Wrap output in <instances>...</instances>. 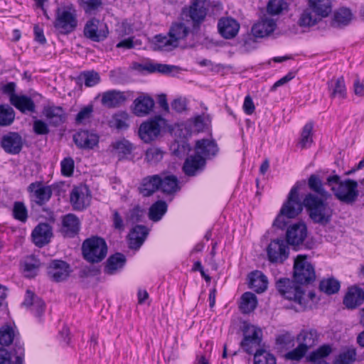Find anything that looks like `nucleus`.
<instances>
[{
  "label": "nucleus",
  "instance_id": "nucleus-1",
  "mask_svg": "<svg viewBox=\"0 0 364 364\" xmlns=\"http://www.w3.org/2000/svg\"><path fill=\"white\" fill-rule=\"evenodd\" d=\"M299 183L294 186L288 196L287 200L283 204L279 214L273 223V225L284 229L288 223V219L296 217L303 210V205L307 209L310 218L315 223L326 225L331 220L333 210L321 198L309 193L304 199L303 204L299 199Z\"/></svg>",
  "mask_w": 364,
  "mask_h": 364
},
{
  "label": "nucleus",
  "instance_id": "nucleus-2",
  "mask_svg": "<svg viewBox=\"0 0 364 364\" xmlns=\"http://www.w3.org/2000/svg\"><path fill=\"white\" fill-rule=\"evenodd\" d=\"M324 184L330 188L335 198L343 203L352 205L358 198V182L350 178L342 180L335 171L326 177Z\"/></svg>",
  "mask_w": 364,
  "mask_h": 364
},
{
  "label": "nucleus",
  "instance_id": "nucleus-3",
  "mask_svg": "<svg viewBox=\"0 0 364 364\" xmlns=\"http://www.w3.org/2000/svg\"><path fill=\"white\" fill-rule=\"evenodd\" d=\"M77 10L73 6H64L55 10L53 26L60 33L67 35L73 32L77 27Z\"/></svg>",
  "mask_w": 364,
  "mask_h": 364
},
{
  "label": "nucleus",
  "instance_id": "nucleus-4",
  "mask_svg": "<svg viewBox=\"0 0 364 364\" xmlns=\"http://www.w3.org/2000/svg\"><path fill=\"white\" fill-rule=\"evenodd\" d=\"M107 253L105 240L100 237L86 239L82 245V254L85 260L90 263H98L103 260Z\"/></svg>",
  "mask_w": 364,
  "mask_h": 364
},
{
  "label": "nucleus",
  "instance_id": "nucleus-5",
  "mask_svg": "<svg viewBox=\"0 0 364 364\" xmlns=\"http://www.w3.org/2000/svg\"><path fill=\"white\" fill-rule=\"evenodd\" d=\"M276 288L281 296L288 300H292L304 306V291L302 288L296 282L289 278H280L276 282Z\"/></svg>",
  "mask_w": 364,
  "mask_h": 364
},
{
  "label": "nucleus",
  "instance_id": "nucleus-6",
  "mask_svg": "<svg viewBox=\"0 0 364 364\" xmlns=\"http://www.w3.org/2000/svg\"><path fill=\"white\" fill-rule=\"evenodd\" d=\"M294 278L296 283L306 284L316 279L315 269L306 255H299L294 259Z\"/></svg>",
  "mask_w": 364,
  "mask_h": 364
},
{
  "label": "nucleus",
  "instance_id": "nucleus-7",
  "mask_svg": "<svg viewBox=\"0 0 364 364\" xmlns=\"http://www.w3.org/2000/svg\"><path fill=\"white\" fill-rule=\"evenodd\" d=\"M244 338L240 342V346L249 354H252L259 348L262 342V331L255 326L245 323L243 326Z\"/></svg>",
  "mask_w": 364,
  "mask_h": 364
},
{
  "label": "nucleus",
  "instance_id": "nucleus-8",
  "mask_svg": "<svg viewBox=\"0 0 364 364\" xmlns=\"http://www.w3.org/2000/svg\"><path fill=\"white\" fill-rule=\"evenodd\" d=\"M165 121L161 116L143 122L139 128V136L145 143H150L155 140L160 134L161 129Z\"/></svg>",
  "mask_w": 364,
  "mask_h": 364
},
{
  "label": "nucleus",
  "instance_id": "nucleus-9",
  "mask_svg": "<svg viewBox=\"0 0 364 364\" xmlns=\"http://www.w3.org/2000/svg\"><path fill=\"white\" fill-rule=\"evenodd\" d=\"M84 36L94 41H103L108 36L109 30L107 26L103 21L92 18L87 21L83 30Z\"/></svg>",
  "mask_w": 364,
  "mask_h": 364
},
{
  "label": "nucleus",
  "instance_id": "nucleus-10",
  "mask_svg": "<svg viewBox=\"0 0 364 364\" xmlns=\"http://www.w3.org/2000/svg\"><path fill=\"white\" fill-rule=\"evenodd\" d=\"M28 191L30 193L31 201L39 206L45 205L50 199L53 193L50 186H44L40 181L31 183L28 187Z\"/></svg>",
  "mask_w": 364,
  "mask_h": 364
},
{
  "label": "nucleus",
  "instance_id": "nucleus-11",
  "mask_svg": "<svg viewBox=\"0 0 364 364\" xmlns=\"http://www.w3.org/2000/svg\"><path fill=\"white\" fill-rule=\"evenodd\" d=\"M288 249L284 240L272 241L267 249L269 260L273 263H283L289 257Z\"/></svg>",
  "mask_w": 364,
  "mask_h": 364
},
{
  "label": "nucleus",
  "instance_id": "nucleus-12",
  "mask_svg": "<svg viewBox=\"0 0 364 364\" xmlns=\"http://www.w3.org/2000/svg\"><path fill=\"white\" fill-rule=\"evenodd\" d=\"M70 272V265L63 260H52L47 267L49 278L55 282L66 279L69 277Z\"/></svg>",
  "mask_w": 364,
  "mask_h": 364
},
{
  "label": "nucleus",
  "instance_id": "nucleus-13",
  "mask_svg": "<svg viewBox=\"0 0 364 364\" xmlns=\"http://www.w3.org/2000/svg\"><path fill=\"white\" fill-rule=\"evenodd\" d=\"M15 341V349L14 353L16 355V364H17V358L20 355L19 346L23 349V354L21 355V359L23 360L24 349L22 347L20 342L18 341L17 333L15 330L10 326H3L0 328V345L3 346H9L13 342Z\"/></svg>",
  "mask_w": 364,
  "mask_h": 364
},
{
  "label": "nucleus",
  "instance_id": "nucleus-14",
  "mask_svg": "<svg viewBox=\"0 0 364 364\" xmlns=\"http://www.w3.org/2000/svg\"><path fill=\"white\" fill-rule=\"evenodd\" d=\"M307 235V228L304 223L290 225L286 232L287 242L296 247L303 243Z\"/></svg>",
  "mask_w": 364,
  "mask_h": 364
},
{
  "label": "nucleus",
  "instance_id": "nucleus-15",
  "mask_svg": "<svg viewBox=\"0 0 364 364\" xmlns=\"http://www.w3.org/2000/svg\"><path fill=\"white\" fill-rule=\"evenodd\" d=\"M1 145L6 153L18 154L23 148V139L18 133L9 132L3 136Z\"/></svg>",
  "mask_w": 364,
  "mask_h": 364
},
{
  "label": "nucleus",
  "instance_id": "nucleus-16",
  "mask_svg": "<svg viewBox=\"0 0 364 364\" xmlns=\"http://www.w3.org/2000/svg\"><path fill=\"white\" fill-rule=\"evenodd\" d=\"M75 145L82 149H92L99 143V136L87 130H80L73 135Z\"/></svg>",
  "mask_w": 364,
  "mask_h": 364
},
{
  "label": "nucleus",
  "instance_id": "nucleus-17",
  "mask_svg": "<svg viewBox=\"0 0 364 364\" xmlns=\"http://www.w3.org/2000/svg\"><path fill=\"white\" fill-rule=\"evenodd\" d=\"M31 236L33 242L36 246L43 247L50 241L53 236L52 228L48 223H40L34 228Z\"/></svg>",
  "mask_w": 364,
  "mask_h": 364
},
{
  "label": "nucleus",
  "instance_id": "nucleus-18",
  "mask_svg": "<svg viewBox=\"0 0 364 364\" xmlns=\"http://www.w3.org/2000/svg\"><path fill=\"white\" fill-rule=\"evenodd\" d=\"M80 221L74 214L69 213L63 216L60 232L65 237H74L80 231Z\"/></svg>",
  "mask_w": 364,
  "mask_h": 364
},
{
  "label": "nucleus",
  "instance_id": "nucleus-19",
  "mask_svg": "<svg viewBox=\"0 0 364 364\" xmlns=\"http://www.w3.org/2000/svg\"><path fill=\"white\" fill-rule=\"evenodd\" d=\"M219 33L226 39L235 38L240 30V24L232 18H222L218 21Z\"/></svg>",
  "mask_w": 364,
  "mask_h": 364
},
{
  "label": "nucleus",
  "instance_id": "nucleus-20",
  "mask_svg": "<svg viewBox=\"0 0 364 364\" xmlns=\"http://www.w3.org/2000/svg\"><path fill=\"white\" fill-rule=\"evenodd\" d=\"M90 197L86 187H75L70 193V203L75 210H82L90 203Z\"/></svg>",
  "mask_w": 364,
  "mask_h": 364
},
{
  "label": "nucleus",
  "instance_id": "nucleus-21",
  "mask_svg": "<svg viewBox=\"0 0 364 364\" xmlns=\"http://www.w3.org/2000/svg\"><path fill=\"white\" fill-rule=\"evenodd\" d=\"M205 165V159L199 154L188 157L183 166V171L186 175L189 176H195L198 171L203 169Z\"/></svg>",
  "mask_w": 364,
  "mask_h": 364
},
{
  "label": "nucleus",
  "instance_id": "nucleus-22",
  "mask_svg": "<svg viewBox=\"0 0 364 364\" xmlns=\"http://www.w3.org/2000/svg\"><path fill=\"white\" fill-rule=\"evenodd\" d=\"M23 305L29 308L30 311L36 316H41L43 314L46 307L44 301L28 289L26 291Z\"/></svg>",
  "mask_w": 364,
  "mask_h": 364
},
{
  "label": "nucleus",
  "instance_id": "nucleus-23",
  "mask_svg": "<svg viewBox=\"0 0 364 364\" xmlns=\"http://www.w3.org/2000/svg\"><path fill=\"white\" fill-rule=\"evenodd\" d=\"M160 175L155 174L144 178L139 188L140 193L144 197H149L159 190Z\"/></svg>",
  "mask_w": 364,
  "mask_h": 364
},
{
  "label": "nucleus",
  "instance_id": "nucleus-24",
  "mask_svg": "<svg viewBox=\"0 0 364 364\" xmlns=\"http://www.w3.org/2000/svg\"><path fill=\"white\" fill-rule=\"evenodd\" d=\"M43 114L50 124L54 126H58L64 123L67 117L64 109L60 106L45 107Z\"/></svg>",
  "mask_w": 364,
  "mask_h": 364
},
{
  "label": "nucleus",
  "instance_id": "nucleus-25",
  "mask_svg": "<svg viewBox=\"0 0 364 364\" xmlns=\"http://www.w3.org/2000/svg\"><path fill=\"white\" fill-rule=\"evenodd\" d=\"M276 28V22L270 18H264L255 23L252 28V34L257 38L269 36Z\"/></svg>",
  "mask_w": 364,
  "mask_h": 364
},
{
  "label": "nucleus",
  "instance_id": "nucleus-26",
  "mask_svg": "<svg viewBox=\"0 0 364 364\" xmlns=\"http://www.w3.org/2000/svg\"><path fill=\"white\" fill-rule=\"evenodd\" d=\"M154 106V100L149 96H139L134 101L133 112L138 117L149 114Z\"/></svg>",
  "mask_w": 364,
  "mask_h": 364
},
{
  "label": "nucleus",
  "instance_id": "nucleus-27",
  "mask_svg": "<svg viewBox=\"0 0 364 364\" xmlns=\"http://www.w3.org/2000/svg\"><path fill=\"white\" fill-rule=\"evenodd\" d=\"M9 101L12 105L23 113L35 112L36 105L33 100L26 95H12Z\"/></svg>",
  "mask_w": 364,
  "mask_h": 364
},
{
  "label": "nucleus",
  "instance_id": "nucleus-28",
  "mask_svg": "<svg viewBox=\"0 0 364 364\" xmlns=\"http://www.w3.org/2000/svg\"><path fill=\"white\" fill-rule=\"evenodd\" d=\"M126 100L122 92L113 90L102 94L101 102L106 107L114 108L120 106Z\"/></svg>",
  "mask_w": 364,
  "mask_h": 364
},
{
  "label": "nucleus",
  "instance_id": "nucleus-29",
  "mask_svg": "<svg viewBox=\"0 0 364 364\" xmlns=\"http://www.w3.org/2000/svg\"><path fill=\"white\" fill-rule=\"evenodd\" d=\"M318 333L314 328H304L296 336V340L301 346L308 350L318 342Z\"/></svg>",
  "mask_w": 364,
  "mask_h": 364
},
{
  "label": "nucleus",
  "instance_id": "nucleus-30",
  "mask_svg": "<svg viewBox=\"0 0 364 364\" xmlns=\"http://www.w3.org/2000/svg\"><path fill=\"white\" fill-rule=\"evenodd\" d=\"M364 301V291L359 287H351L348 289L346 294L343 304L348 309H355L360 305Z\"/></svg>",
  "mask_w": 364,
  "mask_h": 364
},
{
  "label": "nucleus",
  "instance_id": "nucleus-31",
  "mask_svg": "<svg viewBox=\"0 0 364 364\" xmlns=\"http://www.w3.org/2000/svg\"><path fill=\"white\" fill-rule=\"evenodd\" d=\"M159 190L166 194H173L180 190L177 177L172 174L161 173Z\"/></svg>",
  "mask_w": 364,
  "mask_h": 364
},
{
  "label": "nucleus",
  "instance_id": "nucleus-32",
  "mask_svg": "<svg viewBox=\"0 0 364 364\" xmlns=\"http://www.w3.org/2000/svg\"><path fill=\"white\" fill-rule=\"evenodd\" d=\"M203 0H196L189 9V17L193 22L194 26L200 24L205 19L207 11Z\"/></svg>",
  "mask_w": 364,
  "mask_h": 364
},
{
  "label": "nucleus",
  "instance_id": "nucleus-33",
  "mask_svg": "<svg viewBox=\"0 0 364 364\" xmlns=\"http://www.w3.org/2000/svg\"><path fill=\"white\" fill-rule=\"evenodd\" d=\"M249 286L257 293H262L267 288V277L260 271H255L249 275Z\"/></svg>",
  "mask_w": 364,
  "mask_h": 364
},
{
  "label": "nucleus",
  "instance_id": "nucleus-34",
  "mask_svg": "<svg viewBox=\"0 0 364 364\" xmlns=\"http://www.w3.org/2000/svg\"><path fill=\"white\" fill-rule=\"evenodd\" d=\"M218 152V147L213 141L202 139L196 143V154L203 158L215 156Z\"/></svg>",
  "mask_w": 364,
  "mask_h": 364
},
{
  "label": "nucleus",
  "instance_id": "nucleus-35",
  "mask_svg": "<svg viewBox=\"0 0 364 364\" xmlns=\"http://www.w3.org/2000/svg\"><path fill=\"white\" fill-rule=\"evenodd\" d=\"M152 48L154 50L171 51L178 47L176 41L168 36L156 35L152 40Z\"/></svg>",
  "mask_w": 364,
  "mask_h": 364
},
{
  "label": "nucleus",
  "instance_id": "nucleus-36",
  "mask_svg": "<svg viewBox=\"0 0 364 364\" xmlns=\"http://www.w3.org/2000/svg\"><path fill=\"white\" fill-rule=\"evenodd\" d=\"M308 5L321 18L327 17L332 11L331 0H309Z\"/></svg>",
  "mask_w": 364,
  "mask_h": 364
},
{
  "label": "nucleus",
  "instance_id": "nucleus-37",
  "mask_svg": "<svg viewBox=\"0 0 364 364\" xmlns=\"http://www.w3.org/2000/svg\"><path fill=\"white\" fill-rule=\"evenodd\" d=\"M126 263L125 256L119 252L111 255L107 260L105 272L108 274H114L123 268Z\"/></svg>",
  "mask_w": 364,
  "mask_h": 364
},
{
  "label": "nucleus",
  "instance_id": "nucleus-38",
  "mask_svg": "<svg viewBox=\"0 0 364 364\" xmlns=\"http://www.w3.org/2000/svg\"><path fill=\"white\" fill-rule=\"evenodd\" d=\"M100 80V74L92 70L80 73L75 78V82L80 87L84 84L86 87H90L97 85Z\"/></svg>",
  "mask_w": 364,
  "mask_h": 364
},
{
  "label": "nucleus",
  "instance_id": "nucleus-39",
  "mask_svg": "<svg viewBox=\"0 0 364 364\" xmlns=\"http://www.w3.org/2000/svg\"><path fill=\"white\" fill-rule=\"evenodd\" d=\"M331 97L343 99L346 96V89L343 77L333 78L328 82Z\"/></svg>",
  "mask_w": 364,
  "mask_h": 364
},
{
  "label": "nucleus",
  "instance_id": "nucleus-40",
  "mask_svg": "<svg viewBox=\"0 0 364 364\" xmlns=\"http://www.w3.org/2000/svg\"><path fill=\"white\" fill-rule=\"evenodd\" d=\"M149 230L144 225H136L131 233L130 247L138 249L144 243L147 237Z\"/></svg>",
  "mask_w": 364,
  "mask_h": 364
},
{
  "label": "nucleus",
  "instance_id": "nucleus-41",
  "mask_svg": "<svg viewBox=\"0 0 364 364\" xmlns=\"http://www.w3.org/2000/svg\"><path fill=\"white\" fill-rule=\"evenodd\" d=\"M332 349L329 345H323L312 351L307 357L311 364H328L324 359L330 355Z\"/></svg>",
  "mask_w": 364,
  "mask_h": 364
},
{
  "label": "nucleus",
  "instance_id": "nucleus-42",
  "mask_svg": "<svg viewBox=\"0 0 364 364\" xmlns=\"http://www.w3.org/2000/svg\"><path fill=\"white\" fill-rule=\"evenodd\" d=\"M321 20V18L309 6L301 12L297 23L299 26L306 28L315 26Z\"/></svg>",
  "mask_w": 364,
  "mask_h": 364
},
{
  "label": "nucleus",
  "instance_id": "nucleus-43",
  "mask_svg": "<svg viewBox=\"0 0 364 364\" xmlns=\"http://www.w3.org/2000/svg\"><path fill=\"white\" fill-rule=\"evenodd\" d=\"M308 185L312 191L318 194L321 198L328 199L331 197V194L325 189L324 184L318 176L311 175L308 180Z\"/></svg>",
  "mask_w": 364,
  "mask_h": 364
},
{
  "label": "nucleus",
  "instance_id": "nucleus-44",
  "mask_svg": "<svg viewBox=\"0 0 364 364\" xmlns=\"http://www.w3.org/2000/svg\"><path fill=\"white\" fill-rule=\"evenodd\" d=\"M41 266L40 260L34 255H29L23 261V272L26 277H34Z\"/></svg>",
  "mask_w": 364,
  "mask_h": 364
},
{
  "label": "nucleus",
  "instance_id": "nucleus-45",
  "mask_svg": "<svg viewBox=\"0 0 364 364\" xmlns=\"http://www.w3.org/2000/svg\"><path fill=\"white\" fill-rule=\"evenodd\" d=\"M189 33V28L183 23H173L169 28L168 35L176 41L177 46L180 40L184 39Z\"/></svg>",
  "mask_w": 364,
  "mask_h": 364
},
{
  "label": "nucleus",
  "instance_id": "nucleus-46",
  "mask_svg": "<svg viewBox=\"0 0 364 364\" xmlns=\"http://www.w3.org/2000/svg\"><path fill=\"white\" fill-rule=\"evenodd\" d=\"M257 304V296L253 293L248 291L242 295L240 309L243 314H249L255 310Z\"/></svg>",
  "mask_w": 364,
  "mask_h": 364
},
{
  "label": "nucleus",
  "instance_id": "nucleus-47",
  "mask_svg": "<svg viewBox=\"0 0 364 364\" xmlns=\"http://www.w3.org/2000/svg\"><path fill=\"white\" fill-rule=\"evenodd\" d=\"M129 115L127 112L119 111L115 113L109 121V126L118 130L127 129L129 127Z\"/></svg>",
  "mask_w": 364,
  "mask_h": 364
},
{
  "label": "nucleus",
  "instance_id": "nucleus-48",
  "mask_svg": "<svg viewBox=\"0 0 364 364\" xmlns=\"http://www.w3.org/2000/svg\"><path fill=\"white\" fill-rule=\"evenodd\" d=\"M166 203L164 200H158L152 204L150 207L149 211V217L151 220L157 222L162 218L163 215L166 213Z\"/></svg>",
  "mask_w": 364,
  "mask_h": 364
},
{
  "label": "nucleus",
  "instance_id": "nucleus-49",
  "mask_svg": "<svg viewBox=\"0 0 364 364\" xmlns=\"http://www.w3.org/2000/svg\"><path fill=\"white\" fill-rule=\"evenodd\" d=\"M15 119V112L9 105H0V126L11 125Z\"/></svg>",
  "mask_w": 364,
  "mask_h": 364
},
{
  "label": "nucleus",
  "instance_id": "nucleus-50",
  "mask_svg": "<svg viewBox=\"0 0 364 364\" xmlns=\"http://www.w3.org/2000/svg\"><path fill=\"white\" fill-rule=\"evenodd\" d=\"M176 67L166 64L156 63H147L141 65L143 70H146L150 73H159L163 74H168L171 73Z\"/></svg>",
  "mask_w": 364,
  "mask_h": 364
},
{
  "label": "nucleus",
  "instance_id": "nucleus-51",
  "mask_svg": "<svg viewBox=\"0 0 364 364\" xmlns=\"http://www.w3.org/2000/svg\"><path fill=\"white\" fill-rule=\"evenodd\" d=\"M340 287V282L334 278L324 279L321 281L319 284L320 290L328 295L337 293Z\"/></svg>",
  "mask_w": 364,
  "mask_h": 364
},
{
  "label": "nucleus",
  "instance_id": "nucleus-52",
  "mask_svg": "<svg viewBox=\"0 0 364 364\" xmlns=\"http://www.w3.org/2000/svg\"><path fill=\"white\" fill-rule=\"evenodd\" d=\"M352 19V13L347 8L338 10L334 14L333 25L341 26L348 25Z\"/></svg>",
  "mask_w": 364,
  "mask_h": 364
},
{
  "label": "nucleus",
  "instance_id": "nucleus-53",
  "mask_svg": "<svg viewBox=\"0 0 364 364\" xmlns=\"http://www.w3.org/2000/svg\"><path fill=\"white\" fill-rule=\"evenodd\" d=\"M14 218L25 223L28 218V209L23 202L15 201L12 209Z\"/></svg>",
  "mask_w": 364,
  "mask_h": 364
},
{
  "label": "nucleus",
  "instance_id": "nucleus-54",
  "mask_svg": "<svg viewBox=\"0 0 364 364\" xmlns=\"http://www.w3.org/2000/svg\"><path fill=\"white\" fill-rule=\"evenodd\" d=\"M355 358V350L354 348H347L338 355L333 361V364H352Z\"/></svg>",
  "mask_w": 364,
  "mask_h": 364
},
{
  "label": "nucleus",
  "instance_id": "nucleus-55",
  "mask_svg": "<svg viewBox=\"0 0 364 364\" xmlns=\"http://www.w3.org/2000/svg\"><path fill=\"white\" fill-rule=\"evenodd\" d=\"M312 130H313V124L309 122L305 124L303 128L300 141L298 143V146H299L301 149H306L311 146L313 142L312 139Z\"/></svg>",
  "mask_w": 364,
  "mask_h": 364
},
{
  "label": "nucleus",
  "instance_id": "nucleus-56",
  "mask_svg": "<svg viewBox=\"0 0 364 364\" xmlns=\"http://www.w3.org/2000/svg\"><path fill=\"white\" fill-rule=\"evenodd\" d=\"M254 364H276V358L266 350H257L254 355Z\"/></svg>",
  "mask_w": 364,
  "mask_h": 364
},
{
  "label": "nucleus",
  "instance_id": "nucleus-57",
  "mask_svg": "<svg viewBox=\"0 0 364 364\" xmlns=\"http://www.w3.org/2000/svg\"><path fill=\"white\" fill-rule=\"evenodd\" d=\"M276 343L280 348H291L294 346L295 338L289 332H285L277 336Z\"/></svg>",
  "mask_w": 364,
  "mask_h": 364
},
{
  "label": "nucleus",
  "instance_id": "nucleus-58",
  "mask_svg": "<svg viewBox=\"0 0 364 364\" xmlns=\"http://www.w3.org/2000/svg\"><path fill=\"white\" fill-rule=\"evenodd\" d=\"M164 156V151L156 146L148 149L146 151L145 159L150 164H156L161 161Z\"/></svg>",
  "mask_w": 364,
  "mask_h": 364
},
{
  "label": "nucleus",
  "instance_id": "nucleus-59",
  "mask_svg": "<svg viewBox=\"0 0 364 364\" xmlns=\"http://www.w3.org/2000/svg\"><path fill=\"white\" fill-rule=\"evenodd\" d=\"M112 147L117 154L122 156L130 154L133 149L132 144L126 139L112 143Z\"/></svg>",
  "mask_w": 364,
  "mask_h": 364
},
{
  "label": "nucleus",
  "instance_id": "nucleus-60",
  "mask_svg": "<svg viewBox=\"0 0 364 364\" xmlns=\"http://www.w3.org/2000/svg\"><path fill=\"white\" fill-rule=\"evenodd\" d=\"M287 9V4L284 0H270L267 6L269 14L277 15Z\"/></svg>",
  "mask_w": 364,
  "mask_h": 364
},
{
  "label": "nucleus",
  "instance_id": "nucleus-61",
  "mask_svg": "<svg viewBox=\"0 0 364 364\" xmlns=\"http://www.w3.org/2000/svg\"><path fill=\"white\" fill-rule=\"evenodd\" d=\"M307 351L306 348L299 344L296 348L287 352L284 355V358L287 360L299 361L304 357Z\"/></svg>",
  "mask_w": 364,
  "mask_h": 364
},
{
  "label": "nucleus",
  "instance_id": "nucleus-62",
  "mask_svg": "<svg viewBox=\"0 0 364 364\" xmlns=\"http://www.w3.org/2000/svg\"><path fill=\"white\" fill-rule=\"evenodd\" d=\"M61 173L64 176H71L73 174L75 162L73 158L66 157L60 163Z\"/></svg>",
  "mask_w": 364,
  "mask_h": 364
},
{
  "label": "nucleus",
  "instance_id": "nucleus-63",
  "mask_svg": "<svg viewBox=\"0 0 364 364\" xmlns=\"http://www.w3.org/2000/svg\"><path fill=\"white\" fill-rule=\"evenodd\" d=\"M93 112V108L92 105H88L87 107H83L77 114L75 117L76 123L81 124L83 123L85 120L89 119Z\"/></svg>",
  "mask_w": 364,
  "mask_h": 364
},
{
  "label": "nucleus",
  "instance_id": "nucleus-64",
  "mask_svg": "<svg viewBox=\"0 0 364 364\" xmlns=\"http://www.w3.org/2000/svg\"><path fill=\"white\" fill-rule=\"evenodd\" d=\"M80 5L86 13L97 9L102 5V0H78Z\"/></svg>",
  "mask_w": 364,
  "mask_h": 364
}]
</instances>
